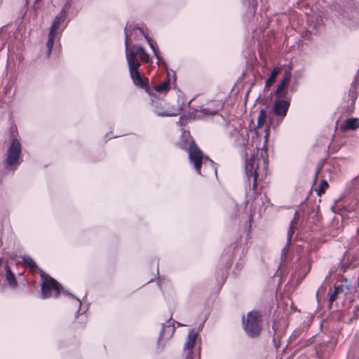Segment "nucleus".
Listing matches in <instances>:
<instances>
[{
	"instance_id": "b1692460",
	"label": "nucleus",
	"mask_w": 359,
	"mask_h": 359,
	"mask_svg": "<svg viewBox=\"0 0 359 359\" xmlns=\"http://www.w3.org/2000/svg\"><path fill=\"white\" fill-rule=\"evenodd\" d=\"M2 264H3V260L1 259H0V266H2Z\"/></svg>"
},
{
	"instance_id": "6e6552de",
	"label": "nucleus",
	"mask_w": 359,
	"mask_h": 359,
	"mask_svg": "<svg viewBox=\"0 0 359 359\" xmlns=\"http://www.w3.org/2000/svg\"><path fill=\"white\" fill-rule=\"evenodd\" d=\"M40 276L41 278L42 298L57 297L60 292L61 287L60 284L42 271H40Z\"/></svg>"
},
{
	"instance_id": "f8f14e48",
	"label": "nucleus",
	"mask_w": 359,
	"mask_h": 359,
	"mask_svg": "<svg viewBox=\"0 0 359 359\" xmlns=\"http://www.w3.org/2000/svg\"><path fill=\"white\" fill-rule=\"evenodd\" d=\"M359 128V119L357 118H350L346 119L341 126L343 130H356Z\"/></svg>"
},
{
	"instance_id": "9b49d317",
	"label": "nucleus",
	"mask_w": 359,
	"mask_h": 359,
	"mask_svg": "<svg viewBox=\"0 0 359 359\" xmlns=\"http://www.w3.org/2000/svg\"><path fill=\"white\" fill-rule=\"evenodd\" d=\"M170 89V79H168L159 84L154 86L153 90L149 89L150 92H153L156 95V93L160 95H165ZM148 92V90H147Z\"/></svg>"
},
{
	"instance_id": "7ed1b4c3",
	"label": "nucleus",
	"mask_w": 359,
	"mask_h": 359,
	"mask_svg": "<svg viewBox=\"0 0 359 359\" xmlns=\"http://www.w3.org/2000/svg\"><path fill=\"white\" fill-rule=\"evenodd\" d=\"M126 59L128 61L130 74L133 83L140 88H144L147 87V82L145 79L141 76L139 72V67L140 66V60L143 62H149V55L145 52L144 49H133L132 50H127Z\"/></svg>"
},
{
	"instance_id": "aec40b11",
	"label": "nucleus",
	"mask_w": 359,
	"mask_h": 359,
	"mask_svg": "<svg viewBox=\"0 0 359 359\" xmlns=\"http://www.w3.org/2000/svg\"><path fill=\"white\" fill-rule=\"evenodd\" d=\"M221 107V104L219 103L218 107L216 109H211L210 107L207 108H203L201 109V112L204 114V116L206 115H213L216 114L219 109Z\"/></svg>"
},
{
	"instance_id": "20e7f679",
	"label": "nucleus",
	"mask_w": 359,
	"mask_h": 359,
	"mask_svg": "<svg viewBox=\"0 0 359 359\" xmlns=\"http://www.w3.org/2000/svg\"><path fill=\"white\" fill-rule=\"evenodd\" d=\"M151 97V105L154 113L161 117H169L178 116L182 111L183 102L177 99L175 104H171L165 100H155V95L153 92L148 90Z\"/></svg>"
},
{
	"instance_id": "2eb2a0df",
	"label": "nucleus",
	"mask_w": 359,
	"mask_h": 359,
	"mask_svg": "<svg viewBox=\"0 0 359 359\" xmlns=\"http://www.w3.org/2000/svg\"><path fill=\"white\" fill-rule=\"evenodd\" d=\"M198 337V332L195 330H191L189 332L187 341L184 344V348L190 350L192 348L196 343V339Z\"/></svg>"
},
{
	"instance_id": "9d476101",
	"label": "nucleus",
	"mask_w": 359,
	"mask_h": 359,
	"mask_svg": "<svg viewBox=\"0 0 359 359\" xmlns=\"http://www.w3.org/2000/svg\"><path fill=\"white\" fill-rule=\"evenodd\" d=\"M244 329L251 337L257 336L261 330V316L257 311H251L247 314L243 320Z\"/></svg>"
},
{
	"instance_id": "0eeeda50",
	"label": "nucleus",
	"mask_w": 359,
	"mask_h": 359,
	"mask_svg": "<svg viewBox=\"0 0 359 359\" xmlns=\"http://www.w3.org/2000/svg\"><path fill=\"white\" fill-rule=\"evenodd\" d=\"M125 46H126V55H127V50H132L133 49H143L142 47L130 46L133 40H137L140 36H143L146 40L150 39L147 34L145 33L144 27L139 25L133 23L127 24L125 28Z\"/></svg>"
},
{
	"instance_id": "4be33fe9",
	"label": "nucleus",
	"mask_w": 359,
	"mask_h": 359,
	"mask_svg": "<svg viewBox=\"0 0 359 359\" xmlns=\"http://www.w3.org/2000/svg\"><path fill=\"white\" fill-rule=\"evenodd\" d=\"M187 359H199V358L197 355H195L194 357H192L191 355V354H190V351H189Z\"/></svg>"
},
{
	"instance_id": "ddd939ff",
	"label": "nucleus",
	"mask_w": 359,
	"mask_h": 359,
	"mask_svg": "<svg viewBox=\"0 0 359 359\" xmlns=\"http://www.w3.org/2000/svg\"><path fill=\"white\" fill-rule=\"evenodd\" d=\"M281 68L280 67H276L271 72L269 78L265 82V90H269L271 86L274 83L277 76L280 74Z\"/></svg>"
},
{
	"instance_id": "4468645a",
	"label": "nucleus",
	"mask_w": 359,
	"mask_h": 359,
	"mask_svg": "<svg viewBox=\"0 0 359 359\" xmlns=\"http://www.w3.org/2000/svg\"><path fill=\"white\" fill-rule=\"evenodd\" d=\"M5 271H6V280L9 285L10 287L12 289H15L18 286V283L15 280V275L11 271L9 267L6 265L5 266Z\"/></svg>"
},
{
	"instance_id": "f03ea898",
	"label": "nucleus",
	"mask_w": 359,
	"mask_h": 359,
	"mask_svg": "<svg viewBox=\"0 0 359 359\" xmlns=\"http://www.w3.org/2000/svg\"><path fill=\"white\" fill-rule=\"evenodd\" d=\"M182 138L185 143L182 144V147L188 151L190 163L193 164L196 171L203 175L201 168L203 167L204 175L210 172L217 175V170L214 162L208 156L203 155L200 149L194 142L188 133H184Z\"/></svg>"
},
{
	"instance_id": "dca6fc26",
	"label": "nucleus",
	"mask_w": 359,
	"mask_h": 359,
	"mask_svg": "<svg viewBox=\"0 0 359 359\" xmlns=\"http://www.w3.org/2000/svg\"><path fill=\"white\" fill-rule=\"evenodd\" d=\"M147 42L149 45L150 48L152 49L154 54L158 60V63L159 65L161 64V65L165 66V62L163 58L160 55V53L158 52L157 47H156L154 46V44L151 42V39H147Z\"/></svg>"
},
{
	"instance_id": "39448f33",
	"label": "nucleus",
	"mask_w": 359,
	"mask_h": 359,
	"mask_svg": "<svg viewBox=\"0 0 359 359\" xmlns=\"http://www.w3.org/2000/svg\"><path fill=\"white\" fill-rule=\"evenodd\" d=\"M68 8L69 6L65 5L55 17L50 26L48 34V39L46 43L48 56H49L50 54L55 40L59 37L66 27L65 19L67 17Z\"/></svg>"
},
{
	"instance_id": "a878e982",
	"label": "nucleus",
	"mask_w": 359,
	"mask_h": 359,
	"mask_svg": "<svg viewBox=\"0 0 359 359\" xmlns=\"http://www.w3.org/2000/svg\"><path fill=\"white\" fill-rule=\"evenodd\" d=\"M309 267H307V269H306V272H307V271H309Z\"/></svg>"
},
{
	"instance_id": "393cba45",
	"label": "nucleus",
	"mask_w": 359,
	"mask_h": 359,
	"mask_svg": "<svg viewBox=\"0 0 359 359\" xmlns=\"http://www.w3.org/2000/svg\"><path fill=\"white\" fill-rule=\"evenodd\" d=\"M198 118H201V117H202V116H201V115H198Z\"/></svg>"
},
{
	"instance_id": "6ab92c4d",
	"label": "nucleus",
	"mask_w": 359,
	"mask_h": 359,
	"mask_svg": "<svg viewBox=\"0 0 359 359\" xmlns=\"http://www.w3.org/2000/svg\"><path fill=\"white\" fill-rule=\"evenodd\" d=\"M22 260H23L24 263L27 266H29L32 270L36 269L37 266L32 257H30L29 256H24L22 257Z\"/></svg>"
},
{
	"instance_id": "423d86ee",
	"label": "nucleus",
	"mask_w": 359,
	"mask_h": 359,
	"mask_svg": "<svg viewBox=\"0 0 359 359\" xmlns=\"http://www.w3.org/2000/svg\"><path fill=\"white\" fill-rule=\"evenodd\" d=\"M22 162V144L19 139L11 137L6 150L5 165L15 170Z\"/></svg>"
},
{
	"instance_id": "412c9836",
	"label": "nucleus",
	"mask_w": 359,
	"mask_h": 359,
	"mask_svg": "<svg viewBox=\"0 0 359 359\" xmlns=\"http://www.w3.org/2000/svg\"><path fill=\"white\" fill-rule=\"evenodd\" d=\"M328 187V184L326 181H323L320 185V187L318 190V195H321L325 193V190Z\"/></svg>"
},
{
	"instance_id": "1a4fd4ad",
	"label": "nucleus",
	"mask_w": 359,
	"mask_h": 359,
	"mask_svg": "<svg viewBox=\"0 0 359 359\" xmlns=\"http://www.w3.org/2000/svg\"><path fill=\"white\" fill-rule=\"evenodd\" d=\"M291 79V68L288 67L284 69L283 77L275 91V95L277 98H287L289 91L292 93L295 90L294 87L290 86Z\"/></svg>"
},
{
	"instance_id": "5701e85b",
	"label": "nucleus",
	"mask_w": 359,
	"mask_h": 359,
	"mask_svg": "<svg viewBox=\"0 0 359 359\" xmlns=\"http://www.w3.org/2000/svg\"><path fill=\"white\" fill-rule=\"evenodd\" d=\"M291 236H292L291 233L289 232L288 233V240H290Z\"/></svg>"
},
{
	"instance_id": "a211bd4d",
	"label": "nucleus",
	"mask_w": 359,
	"mask_h": 359,
	"mask_svg": "<svg viewBox=\"0 0 359 359\" xmlns=\"http://www.w3.org/2000/svg\"><path fill=\"white\" fill-rule=\"evenodd\" d=\"M344 285H341L335 287V290L332 294H331L330 297V302L332 303L337 298V296L340 293H344L345 291L344 290Z\"/></svg>"
},
{
	"instance_id": "f3484780",
	"label": "nucleus",
	"mask_w": 359,
	"mask_h": 359,
	"mask_svg": "<svg viewBox=\"0 0 359 359\" xmlns=\"http://www.w3.org/2000/svg\"><path fill=\"white\" fill-rule=\"evenodd\" d=\"M175 332V328L171 325H167L163 327V330L161 333L160 340H162L163 337L166 339L170 338Z\"/></svg>"
},
{
	"instance_id": "f257e3e1",
	"label": "nucleus",
	"mask_w": 359,
	"mask_h": 359,
	"mask_svg": "<svg viewBox=\"0 0 359 359\" xmlns=\"http://www.w3.org/2000/svg\"><path fill=\"white\" fill-rule=\"evenodd\" d=\"M290 99L277 98L267 115L262 109L257 117L255 136L250 145L246 149L245 163V175L250 189L255 190L267 173L266 145L270 134V128H276L283 121L290 107Z\"/></svg>"
}]
</instances>
